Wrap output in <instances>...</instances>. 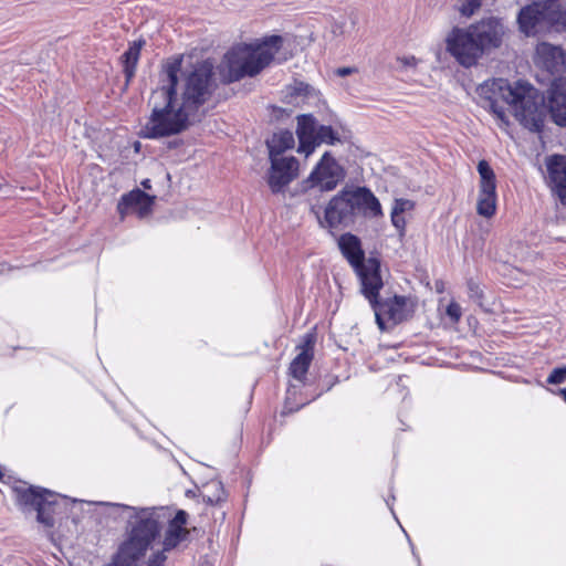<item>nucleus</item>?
I'll use <instances>...</instances> for the list:
<instances>
[{"mask_svg":"<svg viewBox=\"0 0 566 566\" xmlns=\"http://www.w3.org/2000/svg\"><path fill=\"white\" fill-rule=\"evenodd\" d=\"M468 295L479 306L483 305L484 292L473 279L467 281Z\"/></svg>","mask_w":566,"mask_h":566,"instance_id":"obj_30","label":"nucleus"},{"mask_svg":"<svg viewBox=\"0 0 566 566\" xmlns=\"http://www.w3.org/2000/svg\"><path fill=\"white\" fill-rule=\"evenodd\" d=\"M479 105L491 112L502 126L510 124L505 106H511L518 123L533 133L544 128V97L527 82L512 85L505 78L488 80L476 87Z\"/></svg>","mask_w":566,"mask_h":566,"instance_id":"obj_1","label":"nucleus"},{"mask_svg":"<svg viewBox=\"0 0 566 566\" xmlns=\"http://www.w3.org/2000/svg\"><path fill=\"white\" fill-rule=\"evenodd\" d=\"M547 172L553 192L566 206V156H552L547 161Z\"/></svg>","mask_w":566,"mask_h":566,"instance_id":"obj_21","label":"nucleus"},{"mask_svg":"<svg viewBox=\"0 0 566 566\" xmlns=\"http://www.w3.org/2000/svg\"><path fill=\"white\" fill-rule=\"evenodd\" d=\"M543 2L552 3V2H558V0H543Z\"/></svg>","mask_w":566,"mask_h":566,"instance_id":"obj_43","label":"nucleus"},{"mask_svg":"<svg viewBox=\"0 0 566 566\" xmlns=\"http://www.w3.org/2000/svg\"><path fill=\"white\" fill-rule=\"evenodd\" d=\"M317 340L315 328L303 335L301 344L296 346L300 353L291 361L289 371L290 375L298 380L303 381L306 378V374L314 358V349Z\"/></svg>","mask_w":566,"mask_h":566,"instance_id":"obj_17","label":"nucleus"},{"mask_svg":"<svg viewBox=\"0 0 566 566\" xmlns=\"http://www.w3.org/2000/svg\"><path fill=\"white\" fill-rule=\"evenodd\" d=\"M338 249L357 275L360 289L373 294L379 287L381 262L377 256L366 258L360 239L350 232L343 233L337 240Z\"/></svg>","mask_w":566,"mask_h":566,"instance_id":"obj_6","label":"nucleus"},{"mask_svg":"<svg viewBox=\"0 0 566 566\" xmlns=\"http://www.w3.org/2000/svg\"><path fill=\"white\" fill-rule=\"evenodd\" d=\"M268 185L272 193H281L298 176V160L293 157H269Z\"/></svg>","mask_w":566,"mask_h":566,"instance_id":"obj_15","label":"nucleus"},{"mask_svg":"<svg viewBox=\"0 0 566 566\" xmlns=\"http://www.w3.org/2000/svg\"><path fill=\"white\" fill-rule=\"evenodd\" d=\"M411 61H412V62H415V57H413V56H411L410 59H406V60H405V63H406L407 65H410V64H411Z\"/></svg>","mask_w":566,"mask_h":566,"instance_id":"obj_41","label":"nucleus"},{"mask_svg":"<svg viewBox=\"0 0 566 566\" xmlns=\"http://www.w3.org/2000/svg\"><path fill=\"white\" fill-rule=\"evenodd\" d=\"M391 223L399 231L400 235L405 234L406 230V220L402 214H398L391 211Z\"/></svg>","mask_w":566,"mask_h":566,"instance_id":"obj_34","label":"nucleus"},{"mask_svg":"<svg viewBox=\"0 0 566 566\" xmlns=\"http://www.w3.org/2000/svg\"><path fill=\"white\" fill-rule=\"evenodd\" d=\"M415 208V202L409 199L405 198H398L395 199L394 206H392V212L402 214L406 211L412 210Z\"/></svg>","mask_w":566,"mask_h":566,"instance_id":"obj_31","label":"nucleus"},{"mask_svg":"<svg viewBox=\"0 0 566 566\" xmlns=\"http://www.w3.org/2000/svg\"><path fill=\"white\" fill-rule=\"evenodd\" d=\"M154 200V196H149L145 191L136 188L120 197L117 203V212L122 220L128 213L133 212H136L140 218H143L150 213Z\"/></svg>","mask_w":566,"mask_h":566,"instance_id":"obj_18","label":"nucleus"},{"mask_svg":"<svg viewBox=\"0 0 566 566\" xmlns=\"http://www.w3.org/2000/svg\"><path fill=\"white\" fill-rule=\"evenodd\" d=\"M294 144V135L289 129L273 134V136L266 140L269 157H282L281 155L285 150L293 148Z\"/></svg>","mask_w":566,"mask_h":566,"instance_id":"obj_24","label":"nucleus"},{"mask_svg":"<svg viewBox=\"0 0 566 566\" xmlns=\"http://www.w3.org/2000/svg\"><path fill=\"white\" fill-rule=\"evenodd\" d=\"M507 32L501 18L485 17L468 27L452 28L446 38V50L461 66L470 69L484 55L499 50Z\"/></svg>","mask_w":566,"mask_h":566,"instance_id":"obj_3","label":"nucleus"},{"mask_svg":"<svg viewBox=\"0 0 566 566\" xmlns=\"http://www.w3.org/2000/svg\"><path fill=\"white\" fill-rule=\"evenodd\" d=\"M145 43L146 42L144 39L133 41L132 43H129L128 49L120 56V62L123 64V72L126 78V83H129L136 74L137 64L140 57V51Z\"/></svg>","mask_w":566,"mask_h":566,"instance_id":"obj_23","label":"nucleus"},{"mask_svg":"<svg viewBox=\"0 0 566 566\" xmlns=\"http://www.w3.org/2000/svg\"><path fill=\"white\" fill-rule=\"evenodd\" d=\"M566 381V367H557L552 370L547 377V382L551 385H559Z\"/></svg>","mask_w":566,"mask_h":566,"instance_id":"obj_32","label":"nucleus"},{"mask_svg":"<svg viewBox=\"0 0 566 566\" xmlns=\"http://www.w3.org/2000/svg\"><path fill=\"white\" fill-rule=\"evenodd\" d=\"M216 90L213 64L208 61L197 63L185 80L181 92V105L193 118L212 96Z\"/></svg>","mask_w":566,"mask_h":566,"instance_id":"obj_7","label":"nucleus"},{"mask_svg":"<svg viewBox=\"0 0 566 566\" xmlns=\"http://www.w3.org/2000/svg\"><path fill=\"white\" fill-rule=\"evenodd\" d=\"M147 566H163L161 564H159L156 559H151L149 557L148 559V563H147Z\"/></svg>","mask_w":566,"mask_h":566,"instance_id":"obj_39","label":"nucleus"},{"mask_svg":"<svg viewBox=\"0 0 566 566\" xmlns=\"http://www.w3.org/2000/svg\"><path fill=\"white\" fill-rule=\"evenodd\" d=\"M19 503L36 511V518L48 527L54 526V514L60 506L57 493L40 486L17 489Z\"/></svg>","mask_w":566,"mask_h":566,"instance_id":"obj_11","label":"nucleus"},{"mask_svg":"<svg viewBox=\"0 0 566 566\" xmlns=\"http://www.w3.org/2000/svg\"><path fill=\"white\" fill-rule=\"evenodd\" d=\"M250 48L251 45L244 44L230 50L224 55V61L220 70L224 83H233L245 76L252 77L258 75L252 72L253 63L249 54Z\"/></svg>","mask_w":566,"mask_h":566,"instance_id":"obj_14","label":"nucleus"},{"mask_svg":"<svg viewBox=\"0 0 566 566\" xmlns=\"http://www.w3.org/2000/svg\"><path fill=\"white\" fill-rule=\"evenodd\" d=\"M151 559H156L159 564H161L164 566V563L166 560V555L163 551H158L156 553H154L151 556H150Z\"/></svg>","mask_w":566,"mask_h":566,"instance_id":"obj_35","label":"nucleus"},{"mask_svg":"<svg viewBox=\"0 0 566 566\" xmlns=\"http://www.w3.org/2000/svg\"><path fill=\"white\" fill-rule=\"evenodd\" d=\"M455 2L463 17H471L482 4V0H455Z\"/></svg>","mask_w":566,"mask_h":566,"instance_id":"obj_29","label":"nucleus"},{"mask_svg":"<svg viewBox=\"0 0 566 566\" xmlns=\"http://www.w3.org/2000/svg\"><path fill=\"white\" fill-rule=\"evenodd\" d=\"M384 287V281L380 276L379 287L373 291V294H368L365 287L360 289V293L369 302L374 313L378 328L386 331V323L389 322L394 325L400 324L412 316L413 303L409 297L403 295H394L392 297L381 298L379 293Z\"/></svg>","mask_w":566,"mask_h":566,"instance_id":"obj_9","label":"nucleus"},{"mask_svg":"<svg viewBox=\"0 0 566 566\" xmlns=\"http://www.w3.org/2000/svg\"><path fill=\"white\" fill-rule=\"evenodd\" d=\"M284 38L282 35L272 34L261 39L255 44H250L249 54L253 63L252 72L259 74L272 62L279 64L286 62L292 55L284 50Z\"/></svg>","mask_w":566,"mask_h":566,"instance_id":"obj_13","label":"nucleus"},{"mask_svg":"<svg viewBox=\"0 0 566 566\" xmlns=\"http://www.w3.org/2000/svg\"><path fill=\"white\" fill-rule=\"evenodd\" d=\"M188 516L186 511L178 510L175 516L169 520L163 542L164 551H171L188 538L190 532L185 527Z\"/></svg>","mask_w":566,"mask_h":566,"instance_id":"obj_22","label":"nucleus"},{"mask_svg":"<svg viewBox=\"0 0 566 566\" xmlns=\"http://www.w3.org/2000/svg\"><path fill=\"white\" fill-rule=\"evenodd\" d=\"M446 314L452 323H458L462 316L461 306L457 302H450L446 308Z\"/></svg>","mask_w":566,"mask_h":566,"instance_id":"obj_33","label":"nucleus"},{"mask_svg":"<svg viewBox=\"0 0 566 566\" xmlns=\"http://www.w3.org/2000/svg\"><path fill=\"white\" fill-rule=\"evenodd\" d=\"M181 64L182 56H178L164 66L166 78L153 91L149 99L153 111L144 126L146 138L156 139L177 135L200 120V118H193L181 105H177Z\"/></svg>","mask_w":566,"mask_h":566,"instance_id":"obj_2","label":"nucleus"},{"mask_svg":"<svg viewBox=\"0 0 566 566\" xmlns=\"http://www.w3.org/2000/svg\"><path fill=\"white\" fill-rule=\"evenodd\" d=\"M202 501L209 505H219L227 500V492L224 491L221 481H211L207 483L201 493Z\"/></svg>","mask_w":566,"mask_h":566,"instance_id":"obj_26","label":"nucleus"},{"mask_svg":"<svg viewBox=\"0 0 566 566\" xmlns=\"http://www.w3.org/2000/svg\"><path fill=\"white\" fill-rule=\"evenodd\" d=\"M296 119V135L298 138L297 153L308 156L315 150V140L319 125H317V120L313 114H301Z\"/></svg>","mask_w":566,"mask_h":566,"instance_id":"obj_20","label":"nucleus"},{"mask_svg":"<svg viewBox=\"0 0 566 566\" xmlns=\"http://www.w3.org/2000/svg\"><path fill=\"white\" fill-rule=\"evenodd\" d=\"M346 171L329 151H325L310 176L303 180L302 190L332 191L345 179Z\"/></svg>","mask_w":566,"mask_h":566,"instance_id":"obj_10","label":"nucleus"},{"mask_svg":"<svg viewBox=\"0 0 566 566\" xmlns=\"http://www.w3.org/2000/svg\"><path fill=\"white\" fill-rule=\"evenodd\" d=\"M130 512L125 526V538L112 556L109 566H138L168 520L165 507L120 505Z\"/></svg>","mask_w":566,"mask_h":566,"instance_id":"obj_4","label":"nucleus"},{"mask_svg":"<svg viewBox=\"0 0 566 566\" xmlns=\"http://www.w3.org/2000/svg\"><path fill=\"white\" fill-rule=\"evenodd\" d=\"M354 71H355V69H352V67H339V69H337L336 74L339 76H347V75L352 74Z\"/></svg>","mask_w":566,"mask_h":566,"instance_id":"obj_37","label":"nucleus"},{"mask_svg":"<svg viewBox=\"0 0 566 566\" xmlns=\"http://www.w3.org/2000/svg\"><path fill=\"white\" fill-rule=\"evenodd\" d=\"M284 38L282 35L272 34L261 39L255 44H250L249 54L253 63L252 72L259 74L272 62L279 64L286 62L292 55L284 50Z\"/></svg>","mask_w":566,"mask_h":566,"instance_id":"obj_12","label":"nucleus"},{"mask_svg":"<svg viewBox=\"0 0 566 566\" xmlns=\"http://www.w3.org/2000/svg\"><path fill=\"white\" fill-rule=\"evenodd\" d=\"M476 169L480 175L479 189H496V177L489 161L481 159Z\"/></svg>","mask_w":566,"mask_h":566,"instance_id":"obj_27","label":"nucleus"},{"mask_svg":"<svg viewBox=\"0 0 566 566\" xmlns=\"http://www.w3.org/2000/svg\"><path fill=\"white\" fill-rule=\"evenodd\" d=\"M536 64L551 75H559L566 70V54L559 46L543 42L536 48Z\"/></svg>","mask_w":566,"mask_h":566,"instance_id":"obj_19","label":"nucleus"},{"mask_svg":"<svg viewBox=\"0 0 566 566\" xmlns=\"http://www.w3.org/2000/svg\"><path fill=\"white\" fill-rule=\"evenodd\" d=\"M142 186L144 187V189H150L151 188L150 180L145 179L144 181H142Z\"/></svg>","mask_w":566,"mask_h":566,"instance_id":"obj_38","label":"nucleus"},{"mask_svg":"<svg viewBox=\"0 0 566 566\" xmlns=\"http://www.w3.org/2000/svg\"><path fill=\"white\" fill-rule=\"evenodd\" d=\"M545 114L548 112L552 122L559 127H566V77H555L545 94Z\"/></svg>","mask_w":566,"mask_h":566,"instance_id":"obj_16","label":"nucleus"},{"mask_svg":"<svg viewBox=\"0 0 566 566\" xmlns=\"http://www.w3.org/2000/svg\"><path fill=\"white\" fill-rule=\"evenodd\" d=\"M565 20L559 2L535 1L522 8L517 15L518 29L526 36L549 32L554 27L564 24Z\"/></svg>","mask_w":566,"mask_h":566,"instance_id":"obj_8","label":"nucleus"},{"mask_svg":"<svg viewBox=\"0 0 566 566\" xmlns=\"http://www.w3.org/2000/svg\"><path fill=\"white\" fill-rule=\"evenodd\" d=\"M151 559H156L159 564H161L164 566V563L166 560V555L163 551H158L156 553H154L151 556H150Z\"/></svg>","mask_w":566,"mask_h":566,"instance_id":"obj_36","label":"nucleus"},{"mask_svg":"<svg viewBox=\"0 0 566 566\" xmlns=\"http://www.w3.org/2000/svg\"><path fill=\"white\" fill-rule=\"evenodd\" d=\"M560 392H562L563 398L566 400V388L562 389Z\"/></svg>","mask_w":566,"mask_h":566,"instance_id":"obj_42","label":"nucleus"},{"mask_svg":"<svg viewBox=\"0 0 566 566\" xmlns=\"http://www.w3.org/2000/svg\"><path fill=\"white\" fill-rule=\"evenodd\" d=\"M180 143H181L180 140L170 142L168 144V147L169 148H176V147H178L180 145Z\"/></svg>","mask_w":566,"mask_h":566,"instance_id":"obj_40","label":"nucleus"},{"mask_svg":"<svg viewBox=\"0 0 566 566\" xmlns=\"http://www.w3.org/2000/svg\"><path fill=\"white\" fill-rule=\"evenodd\" d=\"M322 228L329 230L349 228L357 217L377 218L382 216L381 205L374 192L365 187H344L335 195L324 209L323 218L316 206L311 207Z\"/></svg>","mask_w":566,"mask_h":566,"instance_id":"obj_5","label":"nucleus"},{"mask_svg":"<svg viewBox=\"0 0 566 566\" xmlns=\"http://www.w3.org/2000/svg\"><path fill=\"white\" fill-rule=\"evenodd\" d=\"M340 142L339 134L329 125H319L317 129L315 148L321 144L335 145Z\"/></svg>","mask_w":566,"mask_h":566,"instance_id":"obj_28","label":"nucleus"},{"mask_svg":"<svg viewBox=\"0 0 566 566\" xmlns=\"http://www.w3.org/2000/svg\"><path fill=\"white\" fill-rule=\"evenodd\" d=\"M496 189H479L478 214L484 218H492L496 212Z\"/></svg>","mask_w":566,"mask_h":566,"instance_id":"obj_25","label":"nucleus"}]
</instances>
